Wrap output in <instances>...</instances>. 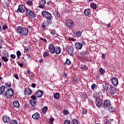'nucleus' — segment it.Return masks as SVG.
Here are the masks:
<instances>
[{
    "instance_id": "26",
    "label": "nucleus",
    "mask_w": 124,
    "mask_h": 124,
    "mask_svg": "<svg viewBox=\"0 0 124 124\" xmlns=\"http://www.w3.org/2000/svg\"><path fill=\"white\" fill-rule=\"evenodd\" d=\"M66 50L68 53H71V52H73V47L72 46H68L66 48Z\"/></svg>"
},
{
    "instance_id": "53",
    "label": "nucleus",
    "mask_w": 124,
    "mask_h": 124,
    "mask_svg": "<svg viewBox=\"0 0 124 124\" xmlns=\"http://www.w3.org/2000/svg\"><path fill=\"white\" fill-rule=\"evenodd\" d=\"M54 121H55V119L54 118H51L49 120V123L50 124H53V122H54Z\"/></svg>"
},
{
    "instance_id": "58",
    "label": "nucleus",
    "mask_w": 124,
    "mask_h": 124,
    "mask_svg": "<svg viewBox=\"0 0 124 124\" xmlns=\"http://www.w3.org/2000/svg\"><path fill=\"white\" fill-rule=\"evenodd\" d=\"M27 73H28V74H29V75H31V73H32V72H31V71H30V70H28Z\"/></svg>"
},
{
    "instance_id": "36",
    "label": "nucleus",
    "mask_w": 124,
    "mask_h": 124,
    "mask_svg": "<svg viewBox=\"0 0 124 124\" xmlns=\"http://www.w3.org/2000/svg\"><path fill=\"white\" fill-rule=\"evenodd\" d=\"M97 88V86H96V84H93L91 86V89L92 90H95Z\"/></svg>"
},
{
    "instance_id": "22",
    "label": "nucleus",
    "mask_w": 124,
    "mask_h": 124,
    "mask_svg": "<svg viewBox=\"0 0 124 124\" xmlns=\"http://www.w3.org/2000/svg\"><path fill=\"white\" fill-rule=\"evenodd\" d=\"M93 97L95 98V100H97V99H100V95L99 93H93Z\"/></svg>"
},
{
    "instance_id": "21",
    "label": "nucleus",
    "mask_w": 124,
    "mask_h": 124,
    "mask_svg": "<svg viewBox=\"0 0 124 124\" xmlns=\"http://www.w3.org/2000/svg\"><path fill=\"white\" fill-rule=\"evenodd\" d=\"M4 92H5V87L2 85L0 87V95L1 94H4Z\"/></svg>"
},
{
    "instance_id": "17",
    "label": "nucleus",
    "mask_w": 124,
    "mask_h": 124,
    "mask_svg": "<svg viewBox=\"0 0 124 124\" xmlns=\"http://www.w3.org/2000/svg\"><path fill=\"white\" fill-rule=\"evenodd\" d=\"M24 93L26 95H30L32 93V91L30 88H26L24 90Z\"/></svg>"
},
{
    "instance_id": "39",
    "label": "nucleus",
    "mask_w": 124,
    "mask_h": 124,
    "mask_svg": "<svg viewBox=\"0 0 124 124\" xmlns=\"http://www.w3.org/2000/svg\"><path fill=\"white\" fill-rule=\"evenodd\" d=\"M5 86L6 88H11V83L10 82H9L7 83H6Z\"/></svg>"
},
{
    "instance_id": "30",
    "label": "nucleus",
    "mask_w": 124,
    "mask_h": 124,
    "mask_svg": "<svg viewBox=\"0 0 124 124\" xmlns=\"http://www.w3.org/2000/svg\"><path fill=\"white\" fill-rule=\"evenodd\" d=\"M76 34L77 37H81V36L82 35V32L78 31L76 32Z\"/></svg>"
},
{
    "instance_id": "41",
    "label": "nucleus",
    "mask_w": 124,
    "mask_h": 124,
    "mask_svg": "<svg viewBox=\"0 0 124 124\" xmlns=\"http://www.w3.org/2000/svg\"><path fill=\"white\" fill-rule=\"evenodd\" d=\"M72 123H73V124H78V120L76 119H73Z\"/></svg>"
},
{
    "instance_id": "10",
    "label": "nucleus",
    "mask_w": 124,
    "mask_h": 124,
    "mask_svg": "<svg viewBox=\"0 0 124 124\" xmlns=\"http://www.w3.org/2000/svg\"><path fill=\"white\" fill-rule=\"evenodd\" d=\"M2 120L5 124H8V123H10L11 119L10 117H9V116L5 115L2 116Z\"/></svg>"
},
{
    "instance_id": "13",
    "label": "nucleus",
    "mask_w": 124,
    "mask_h": 124,
    "mask_svg": "<svg viewBox=\"0 0 124 124\" xmlns=\"http://www.w3.org/2000/svg\"><path fill=\"white\" fill-rule=\"evenodd\" d=\"M110 80L113 86H118V85H119V81L118 80V79L116 78L113 77L111 78Z\"/></svg>"
},
{
    "instance_id": "24",
    "label": "nucleus",
    "mask_w": 124,
    "mask_h": 124,
    "mask_svg": "<svg viewBox=\"0 0 124 124\" xmlns=\"http://www.w3.org/2000/svg\"><path fill=\"white\" fill-rule=\"evenodd\" d=\"M84 14L86 16H89L91 14V10L90 9H86L84 11Z\"/></svg>"
},
{
    "instance_id": "28",
    "label": "nucleus",
    "mask_w": 124,
    "mask_h": 124,
    "mask_svg": "<svg viewBox=\"0 0 124 124\" xmlns=\"http://www.w3.org/2000/svg\"><path fill=\"white\" fill-rule=\"evenodd\" d=\"M80 69H81V70H88V69H89V68L86 65H82L80 67Z\"/></svg>"
},
{
    "instance_id": "55",
    "label": "nucleus",
    "mask_w": 124,
    "mask_h": 124,
    "mask_svg": "<svg viewBox=\"0 0 124 124\" xmlns=\"http://www.w3.org/2000/svg\"><path fill=\"white\" fill-rule=\"evenodd\" d=\"M105 124H111V122H110V121H109V120H106Z\"/></svg>"
},
{
    "instance_id": "16",
    "label": "nucleus",
    "mask_w": 124,
    "mask_h": 124,
    "mask_svg": "<svg viewBox=\"0 0 124 124\" xmlns=\"http://www.w3.org/2000/svg\"><path fill=\"white\" fill-rule=\"evenodd\" d=\"M102 103H103V101L102 100H100V99L95 100V104L98 108L100 107L101 105H102Z\"/></svg>"
},
{
    "instance_id": "43",
    "label": "nucleus",
    "mask_w": 124,
    "mask_h": 124,
    "mask_svg": "<svg viewBox=\"0 0 124 124\" xmlns=\"http://www.w3.org/2000/svg\"><path fill=\"white\" fill-rule=\"evenodd\" d=\"M56 16L57 17V19H59L61 17V14H60V13L59 12L57 11L56 12Z\"/></svg>"
},
{
    "instance_id": "64",
    "label": "nucleus",
    "mask_w": 124,
    "mask_h": 124,
    "mask_svg": "<svg viewBox=\"0 0 124 124\" xmlns=\"http://www.w3.org/2000/svg\"><path fill=\"white\" fill-rule=\"evenodd\" d=\"M87 54V51L82 52V55H86Z\"/></svg>"
},
{
    "instance_id": "56",
    "label": "nucleus",
    "mask_w": 124,
    "mask_h": 124,
    "mask_svg": "<svg viewBox=\"0 0 124 124\" xmlns=\"http://www.w3.org/2000/svg\"><path fill=\"white\" fill-rule=\"evenodd\" d=\"M69 54H70V55L71 56V57H73V56H74V53H73V51L69 52Z\"/></svg>"
},
{
    "instance_id": "59",
    "label": "nucleus",
    "mask_w": 124,
    "mask_h": 124,
    "mask_svg": "<svg viewBox=\"0 0 124 124\" xmlns=\"http://www.w3.org/2000/svg\"><path fill=\"white\" fill-rule=\"evenodd\" d=\"M41 40H43V41H45V42H46L47 40H46V39H44L43 38H40Z\"/></svg>"
},
{
    "instance_id": "37",
    "label": "nucleus",
    "mask_w": 124,
    "mask_h": 124,
    "mask_svg": "<svg viewBox=\"0 0 124 124\" xmlns=\"http://www.w3.org/2000/svg\"><path fill=\"white\" fill-rule=\"evenodd\" d=\"M46 25H47V23L45 22H44L41 24V27L43 29H45L46 28Z\"/></svg>"
},
{
    "instance_id": "60",
    "label": "nucleus",
    "mask_w": 124,
    "mask_h": 124,
    "mask_svg": "<svg viewBox=\"0 0 124 124\" xmlns=\"http://www.w3.org/2000/svg\"><path fill=\"white\" fill-rule=\"evenodd\" d=\"M102 58L104 59H105V55L103 53L102 54Z\"/></svg>"
},
{
    "instance_id": "23",
    "label": "nucleus",
    "mask_w": 124,
    "mask_h": 124,
    "mask_svg": "<svg viewBox=\"0 0 124 124\" xmlns=\"http://www.w3.org/2000/svg\"><path fill=\"white\" fill-rule=\"evenodd\" d=\"M14 107L15 108H19L20 107V104H19V102L17 100L13 102Z\"/></svg>"
},
{
    "instance_id": "15",
    "label": "nucleus",
    "mask_w": 124,
    "mask_h": 124,
    "mask_svg": "<svg viewBox=\"0 0 124 124\" xmlns=\"http://www.w3.org/2000/svg\"><path fill=\"white\" fill-rule=\"evenodd\" d=\"M75 46L78 50H80V49H82V47H83V44L80 42H77L75 43Z\"/></svg>"
},
{
    "instance_id": "35",
    "label": "nucleus",
    "mask_w": 124,
    "mask_h": 124,
    "mask_svg": "<svg viewBox=\"0 0 124 124\" xmlns=\"http://www.w3.org/2000/svg\"><path fill=\"white\" fill-rule=\"evenodd\" d=\"M108 111L110 113L112 112H114V111H115V108L113 107H111L110 108H108Z\"/></svg>"
},
{
    "instance_id": "40",
    "label": "nucleus",
    "mask_w": 124,
    "mask_h": 124,
    "mask_svg": "<svg viewBox=\"0 0 124 124\" xmlns=\"http://www.w3.org/2000/svg\"><path fill=\"white\" fill-rule=\"evenodd\" d=\"M65 63L69 65L71 64V62L70 61L69 59H67L66 62H65Z\"/></svg>"
},
{
    "instance_id": "14",
    "label": "nucleus",
    "mask_w": 124,
    "mask_h": 124,
    "mask_svg": "<svg viewBox=\"0 0 124 124\" xmlns=\"http://www.w3.org/2000/svg\"><path fill=\"white\" fill-rule=\"evenodd\" d=\"M39 7L40 8H45V4H46V0H41L39 2Z\"/></svg>"
},
{
    "instance_id": "9",
    "label": "nucleus",
    "mask_w": 124,
    "mask_h": 124,
    "mask_svg": "<svg viewBox=\"0 0 124 124\" xmlns=\"http://www.w3.org/2000/svg\"><path fill=\"white\" fill-rule=\"evenodd\" d=\"M66 25L69 28H73L74 27V23H73V21L71 19H67L66 21Z\"/></svg>"
},
{
    "instance_id": "52",
    "label": "nucleus",
    "mask_w": 124,
    "mask_h": 124,
    "mask_svg": "<svg viewBox=\"0 0 124 124\" xmlns=\"http://www.w3.org/2000/svg\"><path fill=\"white\" fill-rule=\"evenodd\" d=\"M4 42V40H3V38L2 37H0V43H3Z\"/></svg>"
},
{
    "instance_id": "31",
    "label": "nucleus",
    "mask_w": 124,
    "mask_h": 124,
    "mask_svg": "<svg viewBox=\"0 0 124 124\" xmlns=\"http://www.w3.org/2000/svg\"><path fill=\"white\" fill-rule=\"evenodd\" d=\"M99 71L100 72V74H101L102 75H104V73H105V70L102 68H100L99 69Z\"/></svg>"
},
{
    "instance_id": "4",
    "label": "nucleus",
    "mask_w": 124,
    "mask_h": 124,
    "mask_svg": "<svg viewBox=\"0 0 124 124\" xmlns=\"http://www.w3.org/2000/svg\"><path fill=\"white\" fill-rule=\"evenodd\" d=\"M42 15L45 18L47 19V21H51V19H52V15L49 13L48 12L46 11H44L42 12Z\"/></svg>"
},
{
    "instance_id": "62",
    "label": "nucleus",
    "mask_w": 124,
    "mask_h": 124,
    "mask_svg": "<svg viewBox=\"0 0 124 124\" xmlns=\"http://www.w3.org/2000/svg\"><path fill=\"white\" fill-rule=\"evenodd\" d=\"M107 26L108 27V28H110V27H111V24L109 23L107 25Z\"/></svg>"
},
{
    "instance_id": "42",
    "label": "nucleus",
    "mask_w": 124,
    "mask_h": 124,
    "mask_svg": "<svg viewBox=\"0 0 124 124\" xmlns=\"http://www.w3.org/2000/svg\"><path fill=\"white\" fill-rule=\"evenodd\" d=\"M50 55V54L49 53H48L47 52H45L44 53V57H49V55Z\"/></svg>"
},
{
    "instance_id": "34",
    "label": "nucleus",
    "mask_w": 124,
    "mask_h": 124,
    "mask_svg": "<svg viewBox=\"0 0 124 124\" xmlns=\"http://www.w3.org/2000/svg\"><path fill=\"white\" fill-rule=\"evenodd\" d=\"M91 7H92V8H93V9H96L97 6L96 4H95L94 3H91Z\"/></svg>"
},
{
    "instance_id": "1",
    "label": "nucleus",
    "mask_w": 124,
    "mask_h": 124,
    "mask_svg": "<svg viewBox=\"0 0 124 124\" xmlns=\"http://www.w3.org/2000/svg\"><path fill=\"white\" fill-rule=\"evenodd\" d=\"M16 31L20 35L27 36L29 33V30L26 28H23L20 26H18L16 28Z\"/></svg>"
},
{
    "instance_id": "8",
    "label": "nucleus",
    "mask_w": 124,
    "mask_h": 124,
    "mask_svg": "<svg viewBox=\"0 0 124 124\" xmlns=\"http://www.w3.org/2000/svg\"><path fill=\"white\" fill-rule=\"evenodd\" d=\"M104 108H106L108 109L110 108V106H111V102L108 100H105L103 103Z\"/></svg>"
},
{
    "instance_id": "5",
    "label": "nucleus",
    "mask_w": 124,
    "mask_h": 124,
    "mask_svg": "<svg viewBox=\"0 0 124 124\" xmlns=\"http://www.w3.org/2000/svg\"><path fill=\"white\" fill-rule=\"evenodd\" d=\"M27 9H28V8L25 7V6H24L23 5L21 4L18 6V8L17 9V12H20V13H25L26 11L27 12Z\"/></svg>"
},
{
    "instance_id": "54",
    "label": "nucleus",
    "mask_w": 124,
    "mask_h": 124,
    "mask_svg": "<svg viewBox=\"0 0 124 124\" xmlns=\"http://www.w3.org/2000/svg\"><path fill=\"white\" fill-rule=\"evenodd\" d=\"M68 40H69V41H75V40L73 37H69Z\"/></svg>"
},
{
    "instance_id": "38",
    "label": "nucleus",
    "mask_w": 124,
    "mask_h": 124,
    "mask_svg": "<svg viewBox=\"0 0 124 124\" xmlns=\"http://www.w3.org/2000/svg\"><path fill=\"white\" fill-rule=\"evenodd\" d=\"M11 124H18V122H17V121L15 120H12L11 122H10Z\"/></svg>"
},
{
    "instance_id": "7",
    "label": "nucleus",
    "mask_w": 124,
    "mask_h": 124,
    "mask_svg": "<svg viewBox=\"0 0 124 124\" xmlns=\"http://www.w3.org/2000/svg\"><path fill=\"white\" fill-rule=\"evenodd\" d=\"M48 49L51 54H54L56 52V47L53 44H50L48 46Z\"/></svg>"
},
{
    "instance_id": "48",
    "label": "nucleus",
    "mask_w": 124,
    "mask_h": 124,
    "mask_svg": "<svg viewBox=\"0 0 124 124\" xmlns=\"http://www.w3.org/2000/svg\"><path fill=\"white\" fill-rule=\"evenodd\" d=\"M14 77H15V78H16V80H18L19 79V76L16 74H14Z\"/></svg>"
},
{
    "instance_id": "25",
    "label": "nucleus",
    "mask_w": 124,
    "mask_h": 124,
    "mask_svg": "<svg viewBox=\"0 0 124 124\" xmlns=\"http://www.w3.org/2000/svg\"><path fill=\"white\" fill-rule=\"evenodd\" d=\"M48 110V107L45 106L42 108V112L43 114H46L47 111Z\"/></svg>"
},
{
    "instance_id": "29",
    "label": "nucleus",
    "mask_w": 124,
    "mask_h": 124,
    "mask_svg": "<svg viewBox=\"0 0 124 124\" xmlns=\"http://www.w3.org/2000/svg\"><path fill=\"white\" fill-rule=\"evenodd\" d=\"M60 93H55L54 95V97L55 99H59L60 98Z\"/></svg>"
},
{
    "instance_id": "6",
    "label": "nucleus",
    "mask_w": 124,
    "mask_h": 124,
    "mask_svg": "<svg viewBox=\"0 0 124 124\" xmlns=\"http://www.w3.org/2000/svg\"><path fill=\"white\" fill-rule=\"evenodd\" d=\"M31 98L32 99L30 101V103L32 106L35 107L37 105V102L35 100L36 99V97L35 95L31 96Z\"/></svg>"
},
{
    "instance_id": "18",
    "label": "nucleus",
    "mask_w": 124,
    "mask_h": 124,
    "mask_svg": "<svg viewBox=\"0 0 124 124\" xmlns=\"http://www.w3.org/2000/svg\"><path fill=\"white\" fill-rule=\"evenodd\" d=\"M40 117V114H39V113H38V112H36L32 115V118L34 120H38Z\"/></svg>"
},
{
    "instance_id": "47",
    "label": "nucleus",
    "mask_w": 124,
    "mask_h": 124,
    "mask_svg": "<svg viewBox=\"0 0 124 124\" xmlns=\"http://www.w3.org/2000/svg\"><path fill=\"white\" fill-rule=\"evenodd\" d=\"M26 3L28 4V5H31L32 4V1L29 0L26 2Z\"/></svg>"
},
{
    "instance_id": "44",
    "label": "nucleus",
    "mask_w": 124,
    "mask_h": 124,
    "mask_svg": "<svg viewBox=\"0 0 124 124\" xmlns=\"http://www.w3.org/2000/svg\"><path fill=\"white\" fill-rule=\"evenodd\" d=\"M87 113H88V110H87V109L84 108L82 110V114H87Z\"/></svg>"
},
{
    "instance_id": "20",
    "label": "nucleus",
    "mask_w": 124,
    "mask_h": 124,
    "mask_svg": "<svg viewBox=\"0 0 124 124\" xmlns=\"http://www.w3.org/2000/svg\"><path fill=\"white\" fill-rule=\"evenodd\" d=\"M62 52V49H61V47L57 46L55 48V53L56 54V55H60L61 53Z\"/></svg>"
},
{
    "instance_id": "2",
    "label": "nucleus",
    "mask_w": 124,
    "mask_h": 124,
    "mask_svg": "<svg viewBox=\"0 0 124 124\" xmlns=\"http://www.w3.org/2000/svg\"><path fill=\"white\" fill-rule=\"evenodd\" d=\"M13 94H14V90L11 88H10L5 92V96H6V98L9 99V98H11V97L13 96Z\"/></svg>"
},
{
    "instance_id": "33",
    "label": "nucleus",
    "mask_w": 124,
    "mask_h": 124,
    "mask_svg": "<svg viewBox=\"0 0 124 124\" xmlns=\"http://www.w3.org/2000/svg\"><path fill=\"white\" fill-rule=\"evenodd\" d=\"M22 55V54L21 53V51L20 50H18L16 52V56L17 57L18 60L20 59V56Z\"/></svg>"
},
{
    "instance_id": "57",
    "label": "nucleus",
    "mask_w": 124,
    "mask_h": 124,
    "mask_svg": "<svg viewBox=\"0 0 124 124\" xmlns=\"http://www.w3.org/2000/svg\"><path fill=\"white\" fill-rule=\"evenodd\" d=\"M18 64L19 66H20V67H22V66H24V63H19Z\"/></svg>"
},
{
    "instance_id": "50",
    "label": "nucleus",
    "mask_w": 124,
    "mask_h": 124,
    "mask_svg": "<svg viewBox=\"0 0 124 124\" xmlns=\"http://www.w3.org/2000/svg\"><path fill=\"white\" fill-rule=\"evenodd\" d=\"M10 57L11 59H16V55L15 54H11Z\"/></svg>"
},
{
    "instance_id": "3",
    "label": "nucleus",
    "mask_w": 124,
    "mask_h": 124,
    "mask_svg": "<svg viewBox=\"0 0 124 124\" xmlns=\"http://www.w3.org/2000/svg\"><path fill=\"white\" fill-rule=\"evenodd\" d=\"M26 15H27V17H29V18H31V19L35 18V13L29 9H27Z\"/></svg>"
},
{
    "instance_id": "49",
    "label": "nucleus",
    "mask_w": 124,
    "mask_h": 124,
    "mask_svg": "<svg viewBox=\"0 0 124 124\" xmlns=\"http://www.w3.org/2000/svg\"><path fill=\"white\" fill-rule=\"evenodd\" d=\"M63 114L64 115H67L68 114H69V112H68V110H63Z\"/></svg>"
},
{
    "instance_id": "27",
    "label": "nucleus",
    "mask_w": 124,
    "mask_h": 124,
    "mask_svg": "<svg viewBox=\"0 0 124 124\" xmlns=\"http://www.w3.org/2000/svg\"><path fill=\"white\" fill-rule=\"evenodd\" d=\"M108 87L109 85H108V84L105 83L103 84V88L104 89V91H107Z\"/></svg>"
},
{
    "instance_id": "46",
    "label": "nucleus",
    "mask_w": 124,
    "mask_h": 124,
    "mask_svg": "<svg viewBox=\"0 0 124 124\" xmlns=\"http://www.w3.org/2000/svg\"><path fill=\"white\" fill-rule=\"evenodd\" d=\"M64 124H70V121L68 120H65Z\"/></svg>"
},
{
    "instance_id": "45",
    "label": "nucleus",
    "mask_w": 124,
    "mask_h": 124,
    "mask_svg": "<svg viewBox=\"0 0 124 124\" xmlns=\"http://www.w3.org/2000/svg\"><path fill=\"white\" fill-rule=\"evenodd\" d=\"M50 33L52 35H56V31L54 30L51 31Z\"/></svg>"
},
{
    "instance_id": "11",
    "label": "nucleus",
    "mask_w": 124,
    "mask_h": 124,
    "mask_svg": "<svg viewBox=\"0 0 124 124\" xmlns=\"http://www.w3.org/2000/svg\"><path fill=\"white\" fill-rule=\"evenodd\" d=\"M116 92H117V90L115 87H110L108 89V93L111 95L113 94H115L116 93Z\"/></svg>"
},
{
    "instance_id": "32",
    "label": "nucleus",
    "mask_w": 124,
    "mask_h": 124,
    "mask_svg": "<svg viewBox=\"0 0 124 124\" xmlns=\"http://www.w3.org/2000/svg\"><path fill=\"white\" fill-rule=\"evenodd\" d=\"M24 50L25 52L28 53L31 51V48L29 46H26L25 47Z\"/></svg>"
},
{
    "instance_id": "12",
    "label": "nucleus",
    "mask_w": 124,
    "mask_h": 124,
    "mask_svg": "<svg viewBox=\"0 0 124 124\" xmlns=\"http://www.w3.org/2000/svg\"><path fill=\"white\" fill-rule=\"evenodd\" d=\"M43 93H44L43 91L38 90L36 93H35L34 94L35 96H36V97H41V96L43 95Z\"/></svg>"
},
{
    "instance_id": "63",
    "label": "nucleus",
    "mask_w": 124,
    "mask_h": 124,
    "mask_svg": "<svg viewBox=\"0 0 124 124\" xmlns=\"http://www.w3.org/2000/svg\"><path fill=\"white\" fill-rule=\"evenodd\" d=\"M31 76V77H34V75H33V74L32 73H31V75H29Z\"/></svg>"
},
{
    "instance_id": "61",
    "label": "nucleus",
    "mask_w": 124,
    "mask_h": 124,
    "mask_svg": "<svg viewBox=\"0 0 124 124\" xmlns=\"http://www.w3.org/2000/svg\"><path fill=\"white\" fill-rule=\"evenodd\" d=\"M31 86H32V88H35V87H36L35 84H34V83H32L31 84Z\"/></svg>"
},
{
    "instance_id": "19",
    "label": "nucleus",
    "mask_w": 124,
    "mask_h": 124,
    "mask_svg": "<svg viewBox=\"0 0 124 124\" xmlns=\"http://www.w3.org/2000/svg\"><path fill=\"white\" fill-rule=\"evenodd\" d=\"M5 56L1 57V60L5 62H8V58H7V57H8V53H5Z\"/></svg>"
},
{
    "instance_id": "51",
    "label": "nucleus",
    "mask_w": 124,
    "mask_h": 124,
    "mask_svg": "<svg viewBox=\"0 0 124 124\" xmlns=\"http://www.w3.org/2000/svg\"><path fill=\"white\" fill-rule=\"evenodd\" d=\"M8 27H7V25L6 24H5L2 27V29L3 30H4V31H5V30H6V29H7Z\"/></svg>"
}]
</instances>
